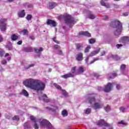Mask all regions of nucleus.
<instances>
[{
	"instance_id": "nucleus-21",
	"label": "nucleus",
	"mask_w": 129,
	"mask_h": 129,
	"mask_svg": "<svg viewBox=\"0 0 129 129\" xmlns=\"http://www.w3.org/2000/svg\"><path fill=\"white\" fill-rule=\"evenodd\" d=\"M99 51L100 50H98L91 52V53L89 55V57H93V56H95V55L98 54Z\"/></svg>"
},
{
	"instance_id": "nucleus-59",
	"label": "nucleus",
	"mask_w": 129,
	"mask_h": 129,
	"mask_svg": "<svg viewBox=\"0 0 129 129\" xmlns=\"http://www.w3.org/2000/svg\"><path fill=\"white\" fill-rule=\"evenodd\" d=\"M104 20H108V16L105 15L104 16Z\"/></svg>"
},
{
	"instance_id": "nucleus-12",
	"label": "nucleus",
	"mask_w": 129,
	"mask_h": 129,
	"mask_svg": "<svg viewBox=\"0 0 129 129\" xmlns=\"http://www.w3.org/2000/svg\"><path fill=\"white\" fill-rule=\"evenodd\" d=\"M57 4L55 2H49L48 8L49 10H53L55 7H57Z\"/></svg>"
},
{
	"instance_id": "nucleus-39",
	"label": "nucleus",
	"mask_w": 129,
	"mask_h": 129,
	"mask_svg": "<svg viewBox=\"0 0 129 129\" xmlns=\"http://www.w3.org/2000/svg\"><path fill=\"white\" fill-rule=\"evenodd\" d=\"M126 68V66L124 64H122L121 65L120 69H121V70H124V69H125Z\"/></svg>"
},
{
	"instance_id": "nucleus-4",
	"label": "nucleus",
	"mask_w": 129,
	"mask_h": 129,
	"mask_svg": "<svg viewBox=\"0 0 129 129\" xmlns=\"http://www.w3.org/2000/svg\"><path fill=\"white\" fill-rule=\"evenodd\" d=\"M7 21L8 19L6 18L0 19V30L2 32H5L7 30Z\"/></svg>"
},
{
	"instance_id": "nucleus-9",
	"label": "nucleus",
	"mask_w": 129,
	"mask_h": 129,
	"mask_svg": "<svg viewBox=\"0 0 129 129\" xmlns=\"http://www.w3.org/2000/svg\"><path fill=\"white\" fill-rule=\"evenodd\" d=\"M46 24L49 26L50 25L51 27H56L57 24H56V22L55 21L51 20V19H47L46 21Z\"/></svg>"
},
{
	"instance_id": "nucleus-57",
	"label": "nucleus",
	"mask_w": 129,
	"mask_h": 129,
	"mask_svg": "<svg viewBox=\"0 0 129 129\" xmlns=\"http://www.w3.org/2000/svg\"><path fill=\"white\" fill-rule=\"evenodd\" d=\"M116 87L117 89H120V85H117Z\"/></svg>"
},
{
	"instance_id": "nucleus-48",
	"label": "nucleus",
	"mask_w": 129,
	"mask_h": 129,
	"mask_svg": "<svg viewBox=\"0 0 129 129\" xmlns=\"http://www.w3.org/2000/svg\"><path fill=\"white\" fill-rule=\"evenodd\" d=\"M57 55H63V51L62 50H59L58 52L57 53Z\"/></svg>"
},
{
	"instance_id": "nucleus-18",
	"label": "nucleus",
	"mask_w": 129,
	"mask_h": 129,
	"mask_svg": "<svg viewBox=\"0 0 129 129\" xmlns=\"http://www.w3.org/2000/svg\"><path fill=\"white\" fill-rule=\"evenodd\" d=\"M88 100L89 103H92V102H95V96H89L88 98Z\"/></svg>"
},
{
	"instance_id": "nucleus-7",
	"label": "nucleus",
	"mask_w": 129,
	"mask_h": 129,
	"mask_svg": "<svg viewBox=\"0 0 129 129\" xmlns=\"http://www.w3.org/2000/svg\"><path fill=\"white\" fill-rule=\"evenodd\" d=\"M97 125H99V126H109V124L106 122L104 119H101L98 122H96Z\"/></svg>"
},
{
	"instance_id": "nucleus-42",
	"label": "nucleus",
	"mask_w": 129,
	"mask_h": 129,
	"mask_svg": "<svg viewBox=\"0 0 129 129\" xmlns=\"http://www.w3.org/2000/svg\"><path fill=\"white\" fill-rule=\"evenodd\" d=\"M22 33H23V35H27V34H28V33H29V32L28 31V30L24 29L22 30Z\"/></svg>"
},
{
	"instance_id": "nucleus-41",
	"label": "nucleus",
	"mask_w": 129,
	"mask_h": 129,
	"mask_svg": "<svg viewBox=\"0 0 129 129\" xmlns=\"http://www.w3.org/2000/svg\"><path fill=\"white\" fill-rule=\"evenodd\" d=\"M98 60H99V58L98 57L94 58L92 61H91L90 62V64H93V63H94V62H96V61H98Z\"/></svg>"
},
{
	"instance_id": "nucleus-64",
	"label": "nucleus",
	"mask_w": 129,
	"mask_h": 129,
	"mask_svg": "<svg viewBox=\"0 0 129 129\" xmlns=\"http://www.w3.org/2000/svg\"><path fill=\"white\" fill-rule=\"evenodd\" d=\"M33 7H34V6H33V5H28V8H33Z\"/></svg>"
},
{
	"instance_id": "nucleus-24",
	"label": "nucleus",
	"mask_w": 129,
	"mask_h": 129,
	"mask_svg": "<svg viewBox=\"0 0 129 129\" xmlns=\"http://www.w3.org/2000/svg\"><path fill=\"white\" fill-rule=\"evenodd\" d=\"M62 93V94L63 95V96H65L66 97H67L68 96V93L66 90L61 89V90L60 91Z\"/></svg>"
},
{
	"instance_id": "nucleus-49",
	"label": "nucleus",
	"mask_w": 129,
	"mask_h": 129,
	"mask_svg": "<svg viewBox=\"0 0 129 129\" xmlns=\"http://www.w3.org/2000/svg\"><path fill=\"white\" fill-rule=\"evenodd\" d=\"M52 40H53V42H55V43H56V44H59V41H58L57 40H56V38L53 37L52 38Z\"/></svg>"
},
{
	"instance_id": "nucleus-3",
	"label": "nucleus",
	"mask_w": 129,
	"mask_h": 129,
	"mask_svg": "<svg viewBox=\"0 0 129 129\" xmlns=\"http://www.w3.org/2000/svg\"><path fill=\"white\" fill-rule=\"evenodd\" d=\"M40 126L41 127H47L48 129L53 128V126L52 124L48 121L47 119H43L42 120H39Z\"/></svg>"
},
{
	"instance_id": "nucleus-20",
	"label": "nucleus",
	"mask_w": 129,
	"mask_h": 129,
	"mask_svg": "<svg viewBox=\"0 0 129 129\" xmlns=\"http://www.w3.org/2000/svg\"><path fill=\"white\" fill-rule=\"evenodd\" d=\"M34 51L35 52V53H40V52H42L43 51V50H44V48H43V47H39V49H38L37 48H34Z\"/></svg>"
},
{
	"instance_id": "nucleus-61",
	"label": "nucleus",
	"mask_w": 129,
	"mask_h": 129,
	"mask_svg": "<svg viewBox=\"0 0 129 129\" xmlns=\"http://www.w3.org/2000/svg\"><path fill=\"white\" fill-rule=\"evenodd\" d=\"M0 56H1V57H3V56H4V52L2 51L0 52Z\"/></svg>"
},
{
	"instance_id": "nucleus-1",
	"label": "nucleus",
	"mask_w": 129,
	"mask_h": 129,
	"mask_svg": "<svg viewBox=\"0 0 129 129\" xmlns=\"http://www.w3.org/2000/svg\"><path fill=\"white\" fill-rule=\"evenodd\" d=\"M23 84L26 87H28L30 89L36 91H43L45 89L46 85L40 80H35L33 79H27L23 82Z\"/></svg>"
},
{
	"instance_id": "nucleus-43",
	"label": "nucleus",
	"mask_w": 129,
	"mask_h": 129,
	"mask_svg": "<svg viewBox=\"0 0 129 129\" xmlns=\"http://www.w3.org/2000/svg\"><path fill=\"white\" fill-rule=\"evenodd\" d=\"M34 66H35V64L34 63L29 64L28 67L25 68V69H29V68H31V67H34Z\"/></svg>"
},
{
	"instance_id": "nucleus-51",
	"label": "nucleus",
	"mask_w": 129,
	"mask_h": 129,
	"mask_svg": "<svg viewBox=\"0 0 129 129\" xmlns=\"http://www.w3.org/2000/svg\"><path fill=\"white\" fill-rule=\"evenodd\" d=\"M2 64H3V65H5V64H7V60H3L2 61Z\"/></svg>"
},
{
	"instance_id": "nucleus-58",
	"label": "nucleus",
	"mask_w": 129,
	"mask_h": 129,
	"mask_svg": "<svg viewBox=\"0 0 129 129\" xmlns=\"http://www.w3.org/2000/svg\"><path fill=\"white\" fill-rule=\"evenodd\" d=\"M105 54V51H103L101 54H100V56H104V55Z\"/></svg>"
},
{
	"instance_id": "nucleus-14",
	"label": "nucleus",
	"mask_w": 129,
	"mask_h": 129,
	"mask_svg": "<svg viewBox=\"0 0 129 129\" xmlns=\"http://www.w3.org/2000/svg\"><path fill=\"white\" fill-rule=\"evenodd\" d=\"M42 98H43V101L44 102H51V99L48 98V96L46 94H44L43 96H42Z\"/></svg>"
},
{
	"instance_id": "nucleus-46",
	"label": "nucleus",
	"mask_w": 129,
	"mask_h": 129,
	"mask_svg": "<svg viewBox=\"0 0 129 129\" xmlns=\"http://www.w3.org/2000/svg\"><path fill=\"white\" fill-rule=\"evenodd\" d=\"M34 127L35 129H39V125H38V124H37V123H35Z\"/></svg>"
},
{
	"instance_id": "nucleus-53",
	"label": "nucleus",
	"mask_w": 129,
	"mask_h": 129,
	"mask_svg": "<svg viewBox=\"0 0 129 129\" xmlns=\"http://www.w3.org/2000/svg\"><path fill=\"white\" fill-rule=\"evenodd\" d=\"M123 16H124V17H126V16H128V12H125L122 13Z\"/></svg>"
},
{
	"instance_id": "nucleus-34",
	"label": "nucleus",
	"mask_w": 129,
	"mask_h": 129,
	"mask_svg": "<svg viewBox=\"0 0 129 129\" xmlns=\"http://www.w3.org/2000/svg\"><path fill=\"white\" fill-rule=\"evenodd\" d=\"M30 119H31V120H32L34 122H37V119H36L35 116H34L33 115L30 116Z\"/></svg>"
},
{
	"instance_id": "nucleus-6",
	"label": "nucleus",
	"mask_w": 129,
	"mask_h": 129,
	"mask_svg": "<svg viewBox=\"0 0 129 129\" xmlns=\"http://www.w3.org/2000/svg\"><path fill=\"white\" fill-rule=\"evenodd\" d=\"M113 87V85H112V84L110 83H108L107 85L105 86L104 88L103 89V91L105 92H107L108 93V92H110L111 91V88Z\"/></svg>"
},
{
	"instance_id": "nucleus-54",
	"label": "nucleus",
	"mask_w": 129,
	"mask_h": 129,
	"mask_svg": "<svg viewBox=\"0 0 129 129\" xmlns=\"http://www.w3.org/2000/svg\"><path fill=\"white\" fill-rule=\"evenodd\" d=\"M18 45H22L23 44V41L20 40L17 42Z\"/></svg>"
},
{
	"instance_id": "nucleus-27",
	"label": "nucleus",
	"mask_w": 129,
	"mask_h": 129,
	"mask_svg": "<svg viewBox=\"0 0 129 129\" xmlns=\"http://www.w3.org/2000/svg\"><path fill=\"white\" fill-rule=\"evenodd\" d=\"M112 58H113V59H114V60H120V57L118 56H117V55H112Z\"/></svg>"
},
{
	"instance_id": "nucleus-22",
	"label": "nucleus",
	"mask_w": 129,
	"mask_h": 129,
	"mask_svg": "<svg viewBox=\"0 0 129 129\" xmlns=\"http://www.w3.org/2000/svg\"><path fill=\"white\" fill-rule=\"evenodd\" d=\"M82 48H83V45L82 44H80L79 43H77L76 44V50H80V49H82Z\"/></svg>"
},
{
	"instance_id": "nucleus-29",
	"label": "nucleus",
	"mask_w": 129,
	"mask_h": 129,
	"mask_svg": "<svg viewBox=\"0 0 129 129\" xmlns=\"http://www.w3.org/2000/svg\"><path fill=\"white\" fill-rule=\"evenodd\" d=\"M32 18H33V16L31 14H28L27 15L26 19L27 20V21H31L32 20Z\"/></svg>"
},
{
	"instance_id": "nucleus-56",
	"label": "nucleus",
	"mask_w": 129,
	"mask_h": 129,
	"mask_svg": "<svg viewBox=\"0 0 129 129\" xmlns=\"http://www.w3.org/2000/svg\"><path fill=\"white\" fill-rule=\"evenodd\" d=\"M4 39L3 38V36L0 35V42H3Z\"/></svg>"
},
{
	"instance_id": "nucleus-37",
	"label": "nucleus",
	"mask_w": 129,
	"mask_h": 129,
	"mask_svg": "<svg viewBox=\"0 0 129 129\" xmlns=\"http://www.w3.org/2000/svg\"><path fill=\"white\" fill-rule=\"evenodd\" d=\"M104 109L107 112H108V111H110V107L107 105L106 107L104 108Z\"/></svg>"
},
{
	"instance_id": "nucleus-30",
	"label": "nucleus",
	"mask_w": 129,
	"mask_h": 129,
	"mask_svg": "<svg viewBox=\"0 0 129 129\" xmlns=\"http://www.w3.org/2000/svg\"><path fill=\"white\" fill-rule=\"evenodd\" d=\"M24 51L27 52H32V48L31 47H25L24 48Z\"/></svg>"
},
{
	"instance_id": "nucleus-36",
	"label": "nucleus",
	"mask_w": 129,
	"mask_h": 129,
	"mask_svg": "<svg viewBox=\"0 0 129 129\" xmlns=\"http://www.w3.org/2000/svg\"><path fill=\"white\" fill-rule=\"evenodd\" d=\"M112 76H113V77H109V78L107 79L108 80H110V79H113V78H114V77H116V76H117V75L114 73V74H112Z\"/></svg>"
},
{
	"instance_id": "nucleus-26",
	"label": "nucleus",
	"mask_w": 129,
	"mask_h": 129,
	"mask_svg": "<svg viewBox=\"0 0 129 129\" xmlns=\"http://www.w3.org/2000/svg\"><path fill=\"white\" fill-rule=\"evenodd\" d=\"M61 115H62V116H67L68 115V112L67 111V110H63L61 111Z\"/></svg>"
},
{
	"instance_id": "nucleus-44",
	"label": "nucleus",
	"mask_w": 129,
	"mask_h": 129,
	"mask_svg": "<svg viewBox=\"0 0 129 129\" xmlns=\"http://www.w3.org/2000/svg\"><path fill=\"white\" fill-rule=\"evenodd\" d=\"M45 108L46 109H49V110H51V111H56V110L55 109H53L52 108H50L49 107H46Z\"/></svg>"
},
{
	"instance_id": "nucleus-55",
	"label": "nucleus",
	"mask_w": 129,
	"mask_h": 129,
	"mask_svg": "<svg viewBox=\"0 0 129 129\" xmlns=\"http://www.w3.org/2000/svg\"><path fill=\"white\" fill-rule=\"evenodd\" d=\"M94 76H95V77H97V78H98L100 76L98 74H94Z\"/></svg>"
},
{
	"instance_id": "nucleus-47",
	"label": "nucleus",
	"mask_w": 129,
	"mask_h": 129,
	"mask_svg": "<svg viewBox=\"0 0 129 129\" xmlns=\"http://www.w3.org/2000/svg\"><path fill=\"white\" fill-rule=\"evenodd\" d=\"M100 4L101 6H103L104 7H105V6L106 5V4L103 2V0L101 1Z\"/></svg>"
},
{
	"instance_id": "nucleus-62",
	"label": "nucleus",
	"mask_w": 129,
	"mask_h": 129,
	"mask_svg": "<svg viewBox=\"0 0 129 129\" xmlns=\"http://www.w3.org/2000/svg\"><path fill=\"white\" fill-rule=\"evenodd\" d=\"M9 56H10V54L9 53H6L5 57H9Z\"/></svg>"
},
{
	"instance_id": "nucleus-25",
	"label": "nucleus",
	"mask_w": 129,
	"mask_h": 129,
	"mask_svg": "<svg viewBox=\"0 0 129 129\" xmlns=\"http://www.w3.org/2000/svg\"><path fill=\"white\" fill-rule=\"evenodd\" d=\"M19 38V36L16 34H13L11 36V39L13 41H17V39Z\"/></svg>"
},
{
	"instance_id": "nucleus-28",
	"label": "nucleus",
	"mask_w": 129,
	"mask_h": 129,
	"mask_svg": "<svg viewBox=\"0 0 129 129\" xmlns=\"http://www.w3.org/2000/svg\"><path fill=\"white\" fill-rule=\"evenodd\" d=\"M13 120H17V121H19L20 120V116L18 115H15L12 118Z\"/></svg>"
},
{
	"instance_id": "nucleus-60",
	"label": "nucleus",
	"mask_w": 129,
	"mask_h": 129,
	"mask_svg": "<svg viewBox=\"0 0 129 129\" xmlns=\"http://www.w3.org/2000/svg\"><path fill=\"white\" fill-rule=\"evenodd\" d=\"M29 38H30L32 40H35V37L33 36H29Z\"/></svg>"
},
{
	"instance_id": "nucleus-15",
	"label": "nucleus",
	"mask_w": 129,
	"mask_h": 129,
	"mask_svg": "<svg viewBox=\"0 0 129 129\" xmlns=\"http://www.w3.org/2000/svg\"><path fill=\"white\" fill-rule=\"evenodd\" d=\"M79 35L81 36H86V37H91V34L87 31H81L79 32Z\"/></svg>"
},
{
	"instance_id": "nucleus-63",
	"label": "nucleus",
	"mask_w": 129,
	"mask_h": 129,
	"mask_svg": "<svg viewBox=\"0 0 129 129\" xmlns=\"http://www.w3.org/2000/svg\"><path fill=\"white\" fill-rule=\"evenodd\" d=\"M89 60V56L86 58V59H85L86 62H88Z\"/></svg>"
},
{
	"instance_id": "nucleus-50",
	"label": "nucleus",
	"mask_w": 129,
	"mask_h": 129,
	"mask_svg": "<svg viewBox=\"0 0 129 129\" xmlns=\"http://www.w3.org/2000/svg\"><path fill=\"white\" fill-rule=\"evenodd\" d=\"M119 109H120V111H122V112H124V107H121L119 108Z\"/></svg>"
},
{
	"instance_id": "nucleus-35",
	"label": "nucleus",
	"mask_w": 129,
	"mask_h": 129,
	"mask_svg": "<svg viewBox=\"0 0 129 129\" xmlns=\"http://www.w3.org/2000/svg\"><path fill=\"white\" fill-rule=\"evenodd\" d=\"M72 74H74L75 72H76V67H74L71 69Z\"/></svg>"
},
{
	"instance_id": "nucleus-8",
	"label": "nucleus",
	"mask_w": 129,
	"mask_h": 129,
	"mask_svg": "<svg viewBox=\"0 0 129 129\" xmlns=\"http://www.w3.org/2000/svg\"><path fill=\"white\" fill-rule=\"evenodd\" d=\"M119 43H123V44H127L129 42L128 36H123L121 37L119 40Z\"/></svg>"
},
{
	"instance_id": "nucleus-16",
	"label": "nucleus",
	"mask_w": 129,
	"mask_h": 129,
	"mask_svg": "<svg viewBox=\"0 0 129 129\" xmlns=\"http://www.w3.org/2000/svg\"><path fill=\"white\" fill-rule=\"evenodd\" d=\"M84 71H85L84 70V68H83V67H80L79 68L78 71H77L76 75H79L80 74H82V73H83L84 72Z\"/></svg>"
},
{
	"instance_id": "nucleus-31",
	"label": "nucleus",
	"mask_w": 129,
	"mask_h": 129,
	"mask_svg": "<svg viewBox=\"0 0 129 129\" xmlns=\"http://www.w3.org/2000/svg\"><path fill=\"white\" fill-rule=\"evenodd\" d=\"M91 46L90 45H88L87 47L85 49V53H88L89 50H90Z\"/></svg>"
},
{
	"instance_id": "nucleus-5",
	"label": "nucleus",
	"mask_w": 129,
	"mask_h": 129,
	"mask_svg": "<svg viewBox=\"0 0 129 129\" xmlns=\"http://www.w3.org/2000/svg\"><path fill=\"white\" fill-rule=\"evenodd\" d=\"M64 20L67 25H71L74 23V18L71 15H66Z\"/></svg>"
},
{
	"instance_id": "nucleus-40",
	"label": "nucleus",
	"mask_w": 129,
	"mask_h": 129,
	"mask_svg": "<svg viewBox=\"0 0 129 129\" xmlns=\"http://www.w3.org/2000/svg\"><path fill=\"white\" fill-rule=\"evenodd\" d=\"M89 42L90 44H94L95 43V39H89Z\"/></svg>"
},
{
	"instance_id": "nucleus-11",
	"label": "nucleus",
	"mask_w": 129,
	"mask_h": 129,
	"mask_svg": "<svg viewBox=\"0 0 129 129\" xmlns=\"http://www.w3.org/2000/svg\"><path fill=\"white\" fill-rule=\"evenodd\" d=\"M73 77H74V74H73L71 73H69L66 75L61 76V78H63L64 79H67V78H72Z\"/></svg>"
},
{
	"instance_id": "nucleus-45",
	"label": "nucleus",
	"mask_w": 129,
	"mask_h": 129,
	"mask_svg": "<svg viewBox=\"0 0 129 129\" xmlns=\"http://www.w3.org/2000/svg\"><path fill=\"white\" fill-rule=\"evenodd\" d=\"M54 49H55L56 50H57V49H59L60 48V46L57 45V44H55L54 45Z\"/></svg>"
},
{
	"instance_id": "nucleus-52",
	"label": "nucleus",
	"mask_w": 129,
	"mask_h": 129,
	"mask_svg": "<svg viewBox=\"0 0 129 129\" xmlns=\"http://www.w3.org/2000/svg\"><path fill=\"white\" fill-rule=\"evenodd\" d=\"M116 47H117V49H118L119 47H122V44H117L116 45Z\"/></svg>"
},
{
	"instance_id": "nucleus-33",
	"label": "nucleus",
	"mask_w": 129,
	"mask_h": 129,
	"mask_svg": "<svg viewBox=\"0 0 129 129\" xmlns=\"http://www.w3.org/2000/svg\"><path fill=\"white\" fill-rule=\"evenodd\" d=\"M91 112V108H88L85 110L86 114H89Z\"/></svg>"
},
{
	"instance_id": "nucleus-38",
	"label": "nucleus",
	"mask_w": 129,
	"mask_h": 129,
	"mask_svg": "<svg viewBox=\"0 0 129 129\" xmlns=\"http://www.w3.org/2000/svg\"><path fill=\"white\" fill-rule=\"evenodd\" d=\"M117 124H123V125H126V123L124 122V121L122 120L120 122H118Z\"/></svg>"
},
{
	"instance_id": "nucleus-13",
	"label": "nucleus",
	"mask_w": 129,
	"mask_h": 129,
	"mask_svg": "<svg viewBox=\"0 0 129 129\" xmlns=\"http://www.w3.org/2000/svg\"><path fill=\"white\" fill-rule=\"evenodd\" d=\"M103 106V104H100L98 102H96L94 103V109H99L100 108H102Z\"/></svg>"
},
{
	"instance_id": "nucleus-2",
	"label": "nucleus",
	"mask_w": 129,
	"mask_h": 129,
	"mask_svg": "<svg viewBox=\"0 0 129 129\" xmlns=\"http://www.w3.org/2000/svg\"><path fill=\"white\" fill-rule=\"evenodd\" d=\"M114 24V26H113V28L116 29L114 31V35L115 36L120 35L122 31V24H121L118 20H115Z\"/></svg>"
},
{
	"instance_id": "nucleus-17",
	"label": "nucleus",
	"mask_w": 129,
	"mask_h": 129,
	"mask_svg": "<svg viewBox=\"0 0 129 129\" xmlns=\"http://www.w3.org/2000/svg\"><path fill=\"white\" fill-rule=\"evenodd\" d=\"M26 16V13H25V10H22L18 13V17L19 18H24Z\"/></svg>"
},
{
	"instance_id": "nucleus-10",
	"label": "nucleus",
	"mask_w": 129,
	"mask_h": 129,
	"mask_svg": "<svg viewBox=\"0 0 129 129\" xmlns=\"http://www.w3.org/2000/svg\"><path fill=\"white\" fill-rule=\"evenodd\" d=\"M76 60L80 62L83 60V53L82 52H80L76 54Z\"/></svg>"
},
{
	"instance_id": "nucleus-23",
	"label": "nucleus",
	"mask_w": 129,
	"mask_h": 129,
	"mask_svg": "<svg viewBox=\"0 0 129 129\" xmlns=\"http://www.w3.org/2000/svg\"><path fill=\"white\" fill-rule=\"evenodd\" d=\"M88 18H89V19H90L91 20H94V19H95V16H94V15L92 14L91 12H90L88 15Z\"/></svg>"
},
{
	"instance_id": "nucleus-32",
	"label": "nucleus",
	"mask_w": 129,
	"mask_h": 129,
	"mask_svg": "<svg viewBox=\"0 0 129 129\" xmlns=\"http://www.w3.org/2000/svg\"><path fill=\"white\" fill-rule=\"evenodd\" d=\"M54 86H55V87H56L57 89H59V90H60V91L62 90V88L61 87V86H60V85L57 84H54Z\"/></svg>"
},
{
	"instance_id": "nucleus-19",
	"label": "nucleus",
	"mask_w": 129,
	"mask_h": 129,
	"mask_svg": "<svg viewBox=\"0 0 129 129\" xmlns=\"http://www.w3.org/2000/svg\"><path fill=\"white\" fill-rule=\"evenodd\" d=\"M22 95H24L26 97H29V93L27 91V90L23 89L22 91V92L20 93Z\"/></svg>"
}]
</instances>
